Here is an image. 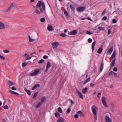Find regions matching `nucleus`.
Segmentation results:
<instances>
[{
  "label": "nucleus",
  "instance_id": "1",
  "mask_svg": "<svg viewBox=\"0 0 122 122\" xmlns=\"http://www.w3.org/2000/svg\"><path fill=\"white\" fill-rule=\"evenodd\" d=\"M34 7V11L36 14L40 15L43 13V10L46 13V7L44 3L40 0L39 1L36 5Z\"/></svg>",
  "mask_w": 122,
  "mask_h": 122
},
{
  "label": "nucleus",
  "instance_id": "2",
  "mask_svg": "<svg viewBox=\"0 0 122 122\" xmlns=\"http://www.w3.org/2000/svg\"><path fill=\"white\" fill-rule=\"evenodd\" d=\"M91 110L94 114V117L96 120H97V113L98 110V108L95 105H93L91 107Z\"/></svg>",
  "mask_w": 122,
  "mask_h": 122
},
{
  "label": "nucleus",
  "instance_id": "3",
  "mask_svg": "<svg viewBox=\"0 0 122 122\" xmlns=\"http://www.w3.org/2000/svg\"><path fill=\"white\" fill-rule=\"evenodd\" d=\"M14 4L13 3H11L9 6L8 8L3 10V11L5 13H6L9 12L11 9L14 6Z\"/></svg>",
  "mask_w": 122,
  "mask_h": 122
},
{
  "label": "nucleus",
  "instance_id": "4",
  "mask_svg": "<svg viewBox=\"0 0 122 122\" xmlns=\"http://www.w3.org/2000/svg\"><path fill=\"white\" fill-rule=\"evenodd\" d=\"M106 98L104 96L102 97V103L103 105L106 107H108L107 104L106 102Z\"/></svg>",
  "mask_w": 122,
  "mask_h": 122
},
{
  "label": "nucleus",
  "instance_id": "5",
  "mask_svg": "<svg viewBox=\"0 0 122 122\" xmlns=\"http://www.w3.org/2000/svg\"><path fill=\"white\" fill-rule=\"evenodd\" d=\"M77 32L78 30H75L69 32L68 33V34L74 36L76 35L77 34Z\"/></svg>",
  "mask_w": 122,
  "mask_h": 122
},
{
  "label": "nucleus",
  "instance_id": "6",
  "mask_svg": "<svg viewBox=\"0 0 122 122\" xmlns=\"http://www.w3.org/2000/svg\"><path fill=\"white\" fill-rule=\"evenodd\" d=\"M40 70L39 69H37L34 71V72L30 74V75L32 76H35L37 74L40 72Z\"/></svg>",
  "mask_w": 122,
  "mask_h": 122
},
{
  "label": "nucleus",
  "instance_id": "7",
  "mask_svg": "<svg viewBox=\"0 0 122 122\" xmlns=\"http://www.w3.org/2000/svg\"><path fill=\"white\" fill-rule=\"evenodd\" d=\"M51 45L53 48H56L59 46V44L58 42L56 41L52 43Z\"/></svg>",
  "mask_w": 122,
  "mask_h": 122
},
{
  "label": "nucleus",
  "instance_id": "8",
  "mask_svg": "<svg viewBox=\"0 0 122 122\" xmlns=\"http://www.w3.org/2000/svg\"><path fill=\"white\" fill-rule=\"evenodd\" d=\"M85 9V8L84 7H81L77 8L76 10L79 12H82Z\"/></svg>",
  "mask_w": 122,
  "mask_h": 122
},
{
  "label": "nucleus",
  "instance_id": "9",
  "mask_svg": "<svg viewBox=\"0 0 122 122\" xmlns=\"http://www.w3.org/2000/svg\"><path fill=\"white\" fill-rule=\"evenodd\" d=\"M113 50V47L111 46L107 51V53L109 55H111Z\"/></svg>",
  "mask_w": 122,
  "mask_h": 122
},
{
  "label": "nucleus",
  "instance_id": "10",
  "mask_svg": "<svg viewBox=\"0 0 122 122\" xmlns=\"http://www.w3.org/2000/svg\"><path fill=\"white\" fill-rule=\"evenodd\" d=\"M5 28V24L2 22L0 21V30L3 29Z\"/></svg>",
  "mask_w": 122,
  "mask_h": 122
},
{
  "label": "nucleus",
  "instance_id": "11",
  "mask_svg": "<svg viewBox=\"0 0 122 122\" xmlns=\"http://www.w3.org/2000/svg\"><path fill=\"white\" fill-rule=\"evenodd\" d=\"M51 66V64L50 62L48 61L47 62L46 67V69L45 70V71L46 72L48 71V69Z\"/></svg>",
  "mask_w": 122,
  "mask_h": 122
},
{
  "label": "nucleus",
  "instance_id": "12",
  "mask_svg": "<svg viewBox=\"0 0 122 122\" xmlns=\"http://www.w3.org/2000/svg\"><path fill=\"white\" fill-rule=\"evenodd\" d=\"M77 92L78 94L79 97L81 99H83V96L81 92L77 90Z\"/></svg>",
  "mask_w": 122,
  "mask_h": 122
},
{
  "label": "nucleus",
  "instance_id": "13",
  "mask_svg": "<svg viewBox=\"0 0 122 122\" xmlns=\"http://www.w3.org/2000/svg\"><path fill=\"white\" fill-rule=\"evenodd\" d=\"M64 119L62 117H60L56 121V122H64Z\"/></svg>",
  "mask_w": 122,
  "mask_h": 122
},
{
  "label": "nucleus",
  "instance_id": "14",
  "mask_svg": "<svg viewBox=\"0 0 122 122\" xmlns=\"http://www.w3.org/2000/svg\"><path fill=\"white\" fill-rule=\"evenodd\" d=\"M106 122H112V121L111 119L108 116H106L105 118Z\"/></svg>",
  "mask_w": 122,
  "mask_h": 122
},
{
  "label": "nucleus",
  "instance_id": "15",
  "mask_svg": "<svg viewBox=\"0 0 122 122\" xmlns=\"http://www.w3.org/2000/svg\"><path fill=\"white\" fill-rule=\"evenodd\" d=\"M47 29L49 31H51L54 30L52 26L50 25H48L47 27Z\"/></svg>",
  "mask_w": 122,
  "mask_h": 122
},
{
  "label": "nucleus",
  "instance_id": "16",
  "mask_svg": "<svg viewBox=\"0 0 122 122\" xmlns=\"http://www.w3.org/2000/svg\"><path fill=\"white\" fill-rule=\"evenodd\" d=\"M76 113L78 114L80 117H83L84 116L83 113L81 111H79L76 112Z\"/></svg>",
  "mask_w": 122,
  "mask_h": 122
},
{
  "label": "nucleus",
  "instance_id": "17",
  "mask_svg": "<svg viewBox=\"0 0 122 122\" xmlns=\"http://www.w3.org/2000/svg\"><path fill=\"white\" fill-rule=\"evenodd\" d=\"M96 43V41H94L92 43V52H93V51H94V47Z\"/></svg>",
  "mask_w": 122,
  "mask_h": 122
},
{
  "label": "nucleus",
  "instance_id": "18",
  "mask_svg": "<svg viewBox=\"0 0 122 122\" xmlns=\"http://www.w3.org/2000/svg\"><path fill=\"white\" fill-rule=\"evenodd\" d=\"M116 55V51L114 50L113 53L112 54L111 57V59H113L115 57Z\"/></svg>",
  "mask_w": 122,
  "mask_h": 122
},
{
  "label": "nucleus",
  "instance_id": "19",
  "mask_svg": "<svg viewBox=\"0 0 122 122\" xmlns=\"http://www.w3.org/2000/svg\"><path fill=\"white\" fill-rule=\"evenodd\" d=\"M109 75L110 76L114 75L116 76H117V73L114 72L113 71H112L110 72L109 74Z\"/></svg>",
  "mask_w": 122,
  "mask_h": 122
},
{
  "label": "nucleus",
  "instance_id": "20",
  "mask_svg": "<svg viewBox=\"0 0 122 122\" xmlns=\"http://www.w3.org/2000/svg\"><path fill=\"white\" fill-rule=\"evenodd\" d=\"M24 89L25 91L27 93V94L29 95H31V92L30 91L28 90L25 88H24Z\"/></svg>",
  "mask_w": 122,
  "mask_h": 122
},
{
  "label": "nucleus",
  "instance_id": "21",
  "mask_svg": "<svg viewBox=\"0 0 122 122\" xmlns=\"http://www.w3.org/2000/svg\"><path fill=\"white\" fill-rule=\"evenodd\" d=\"M115 59H114L112 60V62L111 63V67H113L115 65Z\"/></svg>",
  "mask_w": 122,
  "mask_h": 122
},
{
  "label": "nucleus",
  "instance_id": "22",
  "mask_svg": "<svg viewBox=\"0 0 122 122\" xmlns=\"http://www.w3.org/2000/svg\"><path fill=\"white\" fill-rule=\"evenodd\" d=\"M40 85L39 84H36L35 86L32 88V90H34L36 88L39 87Z\"/></svg>",
  "mask_w": 122,
  "mask_h": 122
},
{
  "label": "nucleus",
  "instance_id": "23",
  "mask_svg": "<svg viewBox=\"0 0 122 122\" xmlns=\"http://www.w3.org/2000/svg\"><path fill=\"white\" fill-rule=\"evenodd\" d=\"M87 88L86 87H85L82 90V92L83 93L85 94L87 92Z\"/></svg>",
  "mask_w": 122,
  "mask_h": 122
},
{
  "label": "nucleus",
  "instance_id": "24",
  "mask_svg": "<svg viewBox=\"0 0 122 122\" xmlns=\"http://www.w3.org/2000/svg\"><path fill=\"white\" fill-rule=\"evenodd\" d=\"M46 99V97L45 96L42 97L41 99V102L42 103L45 101Z\"/></svg>",
  "mask_w": 122,
  "mask_h": 122
},
{
  "label": "nucleus",
  "instance_id": "25",
  "mask_svg": "<svg viewBox=\"0 0 122 122\" xmlns=\"http://www.w3.org/2000/svg\"><path fill=\"white\" fill-rule=\"evenodd\" d=\"M9 92L11 93L14 94H16L17 95H19V94L17 92L12 90H10Z\"/></svg>",
  "mask_w": 122,
  "mask_h": 122
},
{
  "label": "nucleus",
  "instance_id": "26",
  "mask_svg": "<svg viewBox=\"0 0 122 122\" xmlns=\"http://www.w3.org/2000/svg\"><path fill=\"white\" fill-rule=\"evenodd\" d=\"M102 50L103 49L102 48H99L97 51V53L99 54H101L102 53Z\"/></svg>",
  "mask_w": 122,
  "mask_h": 122
},
{
  "label": "nucleus",
  "instance_id": "27",
  "mask_svg": "<svg viewBox=\"0 0 122 122\" xmlns=\"http://www.w3.org/2000/svg\"><path fill=\"white\" fill-rule=\"evenodd\" d=\"M103 66H104L103 63L102 62L101 63V66L100 67V72H101L102 71L103 69Z\"/></svg>",
  "mask_w": 122,
  "mask_h": 122
},
{
  "label": "nucleus",
  "instance_id": "28",
  "mask_svg": "<svg viewBox=\"0 0 122 122\" xmlns=\"http://www.w3.org/2000/svg\"><path fill=\"white\" fill-rule=\"evenodd\" d=\"M28 37H29V40L30 42H33V41H34L35 40V39H32V38H31L30 37V36H29Z\"/></svg>",
  "mask_w": 122,
  "mask_h": 122
},
{
  "label": "nucleus",
  "instance_id": "29",
  "mask_svg": "<svg viewBox=\"0 0 122 122\" xmlns=\"http://www.w3.org/2000/svg\"><path fill=\"white\" fill-rule=\"evenodd\" d=\"M28 63L27 62H23L22 64V66L23 67H25L28 64Z\"/></svg>",
  "mask_w": 122,
  "mask_h": 122
},
{
  "label": "nucleus",
  "instance_id": "30",
  "mask_svg": "<svg viewBox=\"0 0 122 122\" xmlns=\"http://www.w3.org/2000/svg\"><path fill=\"white\" fill-rule=\"evenodd\" d=\"M8 84L9 86H12L13 84V83L10 81H8Z\"/></svg>",
  "mask_w": 122,
  "mask_h": 122
},
{
  "label": "nucleus",
  "instance_id": "31",
  "mask_svg": "<svg viewBox=\"0 0 122 122\" xmlns=\"http://www.w3.org/2000/svg\"><path fill=\"white\" fill-rule=\"evenodd\" d=\"M37 94L38 92H36L34 93L33 97V99H34L36 98Z\"/></svg>",
  "mask_w": 122,
  "mask_h": 122
},
{
  "label": "nucleus",
  "instance_id": "32",
  "mask_svg": "<svg viewBox=\"0 0 122 122\" xmlns=\"http://www.w3.org/2000/svg\"><path fill=\"white\" fill-rule=\"evenodd\" d=\"M58 111L60 113H62V111L61 107H59L58 109Z\"/></svg>",
  "mask_w": 122,
  "mask_h": 122
},
{
  "label": "nucleus",
  "instance_id": "33",
  "mask_svg": "<svg viewBox=\"0 0 122 122\" xmlns=\"http://www.w3.org/2000/svg\"><path fill=\"white\" fill-rule=\"evenodd\" d=\"M42 103L41 102H39L38 103V104L36 106V107L37 108H39L42 105Z\"/></svg>",
  "mask_w": 122,
  "mask_h": 122
},
{
  "label": "nucleus",
  "instance_id": "34",
  "mask_svg": "<svg viewBox=\"0 0 122 122\" xmlns=\"http://www.w3.org/2000/svg\"><path fill=\"white\" fill-rule=\"evenodd\" d=\"M60 36H61L65 37L66 36V35L65 33H62L60 35Z\"/></svg>",
  "mask_w": 122,
  "mask_h": 122
},
{
  "label": "nucleus",
  "instance_id": "35",
  "mask_svg": "<svg viewBox=\"0 0 122 122\" xmlns=\"http://www.w3.org/2000/svg\"><path fill=\"white\" fill-rule=\"evenodd\" d=\"M60 115L59 113L58 112H56L55 114V116L56 117H58Z\"/></svg>",
  "mask_w": 122,
  "mask_h": 122
},
{
  "label": "nucleus",
  "instance_id": "36",
  "mask_svg": "<svg viewBox=\"0 0 122 122\" xmlns=\"http://www.w3.org/2000/svg\"><path fill=\"white\" fill-rule=\"evenodd\" d=\"M70 7L71 10H75V8L72 5H70Z\"/></svg>",
  "mask_w": 122,
  "mask_h": 122
},
{
  "label": "nucleus",
  "instance_id": "37",
  "mask_svg": "<svg viewBox=\"0 0 122 122\" xmlns=\"http://www.w3.org/2000/svg\"><path fill=\"white\" fill-rule=\"evenodd\" d=\"M44 61V60L43 59H41L39 60L38 61V63H43Z\"/></svg>",
  "mask_w": 122,
  "mask_h": 122
},
{
  "label": "nucleus",
  "instance_id": "38",
  "mask_svg": "<svg viewBox=\"0 0 122 122\" xmlns=\"http://www.w3.org/2000/svg\"><path fill=\"white\" fill-rule=\"evenodd\" d=\"M45 21V19L44 18H42L41 19V21L42 22H43Z\"/></svg>",
  "mask_w": 122,
  "mask_h": 122
},
{
  "label": "nucleus",
  "instance_id": "39",
  "mask_svg": "<svg viewBox=\"0 0 122 122\" xmlns=\"http://www.w3.org/2000/svg\"><path fill=\"white\" fill-rule=\"evenodd\" d=\"M64 13L65 15L66 16H68V13L65 10H64Z\"/></svg>",
  "mask_w": 122,
  "mask_h": 122
},
{
  "label": "nucleus",
  "instance_id": "40",
  "mask_svg": "<svg viewBox=\"0 0 122 122\" xmlns=\"http://www.w3.org/2000/svg\"><path fill=\"white\" fill-rule=\"evenodd\" d=\"M112 21L113 23H115L117 22V20L115 19H113L112 20Z\"/></svg>",
  "mask_w": 122,
  "mask_h": 122
},
{
  "label": "nucleus",
  "instance_id": "41",
  "mask_svg": "<svg viewBox=\"0 0 122 122\" xmlns=\"http://www.w3.org/2000/svg\"><path fill=\"white\" fill-rule=\"evenodd\" d=\"M86 34L88 35H91L92 34V32H90L89 31L87 30L86 31Z\"/></svg>",
  "mask_w": 122,
  "mask_h": 122
},
{
  "label": "nucleus",
  "instance_id": "42",
  "mask_svg": "<svg viewBox=\"0 0 122 122\" xmlns=\"http://www.w3.org/2000/svg\"><path fill=\"white\" fill-rule=\"evenodd\" d=\"M111 105L112 108L114 109L115 108V105L113 103H111Z\"/></svg>",
  "mask_w": 122,
  "mask_h": 122
},
{
  "label": "nucleus",
  "instance_id": "43",
  "mask_svg": "<svg viewBox=\"0 0 122 122\" xmlns=\"http://www.w3.org/2000/svg\"><path fill=\"white\" fill-rule=\"evenodd\" d=\"M0 58L2 60H5V57L2 55H0Z\"/></svg>",
  "mask_w": 122,
  "mask_h": 122
},
{
  "label": "nucleus",
  "instance_id": "44",
  "mask_svg": "<svg viewBox=\"0 0 122 122\" xmlns=\"http://www.w3.org/2000/svg\"><path fill=\"white\" fill-rule=\"evenodd\" d=\"M23 56L25 57H27L29 56V55L26 53Z\"/></svg>",
  "mask_w": 122,
  "mask_h": 122
},
{
  "label": "nucleus",
  "instance_id": "45",
  "mask_svg": "<svg viewBox=\"0 0 122 122\" xmlns=\"http://www.w3.org/2000/svg\"><path fill=\"white\" fill-rule=\"evenodd\" d=\"M74 117L76 118H78L79 117V116L78 114H76L74 115Z\"/></svg>",
  "mask_w": 122,
  "mask_h": 122
},
{
  "label": "nucleus",
  "instance_id": "46",
  "mask_svg": "<svg viewBox=\"0 0 122 122\" xmlns=\"http://www.w3.org/2000/svg\"><path fill=\"white\" fill-rule=\"evenodd\" d=\"M92 41V40L91 38H89L88 39V41L89 43H90Z\"/></svg>",
  "mask_w": 122,
  "mask_h": 122
},
{
  "label": "nucleus",
  "instance_id": "47",
  "mask_svg": "<svg viewBox=\"0 0 122 122\" xmlns=\"http://www.w3.org/2000/svg\"><path fill=\"white\" fill-rule=\"evenodd\" d=\"M71 111V109L70 108H69L67 109L66 111V112L67 113H69Z\"/></svg>",
  "mask_w": 122,
  "mask_h": 122
},
{
  "label": "nucleus",
  "instance_id": "48",
  "mask_svg": "<svg viewBox=\"0 0 122 122\" xmlns=\"http://www.w3.org/2000/svg\"><path fill=\"white\" fill-rule=\"evenodd\" d=\"M4 52L5 53H8L10 52L8 50H4Z\"/></svg>",
  "mask_w": 122,
  "mask_h": 122
},
{
  "label": "nucleus",
  "instance_id": "49",
  "mask_svg": "<svg viewBox=\"0 0 122 122\" xmlns=\"http://www.w3.org/2000/svg\"><path fill=\"white\" fill-rule=\"evenodd\" d=\"M11 89L13 90H16V88L14 86H12L11 88Z\"/></svg>",
  "mask_w": 122,
  "mask_h": 122
},
{
  "label": "nucleus",
  "instance_id": "50",
  "mask_svg": "<svg viewBox=\"0 0 122 122\" xmlns=\"http://www.w3.org/2000/svg\"><path fill=\"white\" fill-rule=\"evenodd\" d=\"M113 70L114 71H117V68L115 67L113 69Z\"/></svg>",
  "mask_w": 122,
  "mask_h": 122
},
{
  "label": "nucleus",
  "instance_id": "51",
  "mask_svg": "<svg viewBox=\"0 0 122 122\" xmlns=\"http://www.w3.org/2000/svg\"><path fill=\"white\" fill-rule=\"evenodd\" d=\"M99 29L101 30H103L104 29V28L103 27H99Z\"/></svg>",
  "mask_w": 122,
  "mask_h": 122
},
{
  "label": "nucleus",
  "instance_id": "52",
  "mask_svg": "<svg viewBox=\"0 0 122 122\" xmlns=\"http://www.w3.org/2000/svg\"><path fill=\"white\" fill-rule=\"evenodd\" d=\"M48 56H46V55H44L43 56V58L45 59H47L48 58Z\"/></svg>",
  "mask_w": 122,
  "mask_h": 122
},
{
  "label": "nucleus",
  "instance_id": "53",
  "mask_svg": "<svg viewBox=\"0 0 122 122\" xmlns=\"http://www.w3.org/2000/svg\"><path fill=\"white\" fill-rule=\"evenodd\" d=\"M4 108L5 109H6L8 108V107L7 105H6L4 107Z\"/></svg>",
  "mask_w": 122,
  "mask_h": 122
},
{
  "label": "nucleus",
  "instance_id": "54",
  "mask_svg": "<svg viewBox=\"0 0 122 122\" xmlns=\"http://www.w3.org/2000/svg\"><path fill=\"white\" fill-rule=\"evenodd\" d=\"M107 19V17L106 16H104L102 18V20H106Z\"/></svg>",
  "mask_w": 122,
  "mask_h": 122
},
{
  "label": "nucleus",
  "instance_id": "55",
  "mask_svg": "<svg viewBox=\"0 0 122 122\" xmlns=\"http://www.w3.org/2000/svg\"><path fill=\"white\" fill-rule=\"evenodd\" d=\"M105 13H106V11H105L104 10L103 11V12L102 13V15H105Z\"/></svg>",
  "mask_w": 122,
  "mask_h": 122
},
{
  "label": "nucleus",
  "instance_id": "56",
  "mask_svg": "<svg viewBox=\"0 0 122 122\" xmlns=\"http://www.w3.org/2000/svg\"><path fill=\"white\" fill-rule=\"evenodd\" d=\"M70 101L71 102V104H74V103L73 102V101L71 99H70Z\"/></svg>",
  "mask_w": 122,
  "mask_h": 122
},
{
  "label": "nucleus",
  "instance_id": "57",
  "mask_svg": "<svg viewBox=\"0 0 122 122\" xmlns=\"http://www.w3.org/2000/svg\"><path fill=\"white\" fill-rule=\"evenodd\" d=\"M86 81L88 82L90 80V78L89 77L86 80Z\"/></svg>",
  "mask_w": 122,
  "mask_h": 122
},
{
  "label": "nucleus",
  "instance_id": "58",
  "mask_svg": "<svg viewBox=\"0 0 122 122\" xmlns=\"http://www.w3.org/2000/svg\"><path fill=\"white\" fill-rule=\"evenodd\" d=\"M86 81L88 82L90 80V78L89 77L86 80Z\"/></svg>",
  "mask_w": 122,
  "mask_h": 122
},
{
  "label": "nucleus",
  "instance_id": "59",
  "mask_svg": "<svg viewBox=\"0 0 122 122\" xmlns=\"http://www.w3.org/2000/svg\"><path fill=\"white\" fill-rule=\"evenodd\" d=\"M33 54L37 55L36 52V51H34V52H33V53H31V55H33Z\"/></svg>",
  "mask_w": 122,
  "mask_h": 122
},
{
  "label": "nucleus",
  "instance_id": "60",
  "mask_svg": "<svg viewBox=\"0 0 122 122\" xmlns=\"http://www.w3.org/2000/svg\"><path fill=\"white\" fill-rule=\"evenodd\" d=\"M111 33V31L109 29L108 30V31L107 33V34L108 35H109Z\"/></svg>",
  "mask_w": 122,
  "mask_h": 122
},
{
  "label": "nucleus",
  "instance_id": "61",
  "mask_svg": "<svg viewBox=\"0 0 122 122\" xmlns=\"http://www.w3.org/2000/svg\"><path fill=\"white\" fill-rule=\"evenodd\" d=\"M94 85H95L94 84L92 83H91L90 84V86L91 87H93L94 86Z\"/></svg>",
  "mask_w": 122,
  "mask_h": 122
},
{
  "label": "nucleus",
  "instance_id": "62",
  "mask_svg": "<svg viewBox=\"0 0 122 122\" xmlns=\"http://www.w3.org/2000/svg\"><path fill=\"white\" fill-rule=\"evenodd\" d=\"M7 102L8 103L10 102V100L9 99H7L6 100Z\"/></svg>",
  "mask_w": 122,
  "mask_h": 122
},
{
  "label": "nucleus",
  "instance_id": "63",
  "mask_svg": "<svg viewBox=\"0 0 122 122\" xmlns=\"http://www.w3.org/2000/svg\"><path fill=\"white\" fill-rule=\"evenodd\" d=\"M32 57L30 56L27 58L26 59V60H30L31 58Z\"/></svg>",
  "mask_w": 122,
  "mask_h": 122
},
{
  "label": "nucleus",
  "instance_id": "64",
  "mask_svg": "<svg viewBox=\"0 0 122 122\" xmlns=\"http://www.w3.org/2000/svg\"><path fill=\"white\" fill-rule=\"evenodd\" d=\"M110 88H112L113 87V85L112 84H111L110 85Z\"/></svg>",
  "mask_w": 122,
  "mask_h": 122
}]
</instances>
